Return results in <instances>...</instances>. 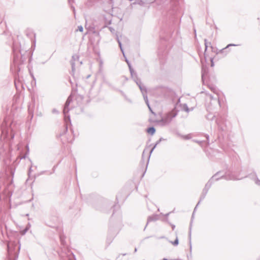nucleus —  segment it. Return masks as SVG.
Wrapping results in <instances>:
<instances>
[{
	"mask_svg": "<svg viewBox=\"0 0 260 260\" xmlns=\"http://www.w3.org/2000/svg\"><path fill=\"white\" fill-rule=\"evenodd\" d=\"M139 88L143 94L145 102L146 104H147L149 110L152 111V109L150 107V105L149 104L148 99V97L147 95V89H146V87L145 86H144L143 85H140Z\"/></svg>",
	"mask_w": 260,
	"mask_h": 260,
	"instance_id": "obj_1",
	"label": "nucleus"
},
{
	"mask_svg": "<svg viewBox=\"0 0 260 260\" xmlns=\"http://www.w3.org/2000/svg\"><path fill=\"white\" fill-rule=\"evenodd\" d=\"M78 30H79L81 32H82L83 30V28L81 25L78 26Z\"/></svg>",
	"mask_w": 260,
	"mask_h": 260,
	"instance_id": "obj_12",
	"label": "nucleus"
},
{
	"mask_svg": "<svg viewBox=\"0 0 260 260\" xmlns=\"http://www.w3.org/2000/svg\"><path fill=\"white\" fill-rule=\"evenodd\" d=\"M174 245H177L178 244V240L177 238L172 243Z\"/></svg>",
	"mask_w": 260,
	"mask_h": 260,
	"instance_id": "obj_11",
	"label": "nucleus"
},
{
	"mask_svg": "<svg viewBox=\"0 0 260 260\" xmlns=\"http://www.w3.org/2000/svg\"><path fill=\"white\" fill-rule=\"evenodd\" d=\"M128 67H129V70H130V72H131V73L132 74H133V72H134L133 69L132 68L130 64H128Z\"/></svg>",
	"mask_w": 260,
	"mask_h": 260,
	"instance_id": "obj_13",
	"label": "nucleus"
},
{
	"mask_svg": "<svg viewBox=\"0 0 260 260\" xmlns=\"http://www.w3.org/2000/svg\"><path fill=\"white\" fill-rule=\"evenodd\" d=\"M72 59H73V61H72L71 64H72V70H73V71H74L75 70V61L76 59H79V56L78 55H73L72 56Z\"/></svg>",
	"mask_w": 260,
	"mask_h": 260,
	"instance_id": "obj_5",
	"label": "nucleus"
},
{
	"mask_svg": "<svg viewBox=\"0 0 260 260\" xmlns=\"http://www.w3.org/2000/svg\"><path fill=\"white\" fill-rule=\"evenodd\" d=\"M139 5L140 6H144L145 4V2L142 0H135V2H134L132 5Z\"/></svg>",
	"mask_w": 260,
	"mask_h": 260,
	"instance_id": "obj_6",
	"label": "nucleus"
},
{
	"mask_svg": "<svg viewBox=\"0 0 260 260\" xmlns=\"http://www.w3.org/2000/svg\"><path fill=\"white\" fill-rule=\"evenodd\" d=\"M116 40H117V42L118 43V45H119V46L120 47V50H121V52H122L123 56H124V51H123V48L122 47L121 43V42H120V41L119 40V38L118 35L116 36Z\"/></svg>",
	"mask_w": 260,
	"mask_h": 260,
	"instance_id": "obj_8",
	"label": "nucleus"
},
{
	"mask_svg": "<svg viewBox=\"0 0 260 260\" xmlns=\"http://www.w3.org/2000/svg\"><path fill=\"white\" fill-rule=\"evenodd\" d=\"M211 66H213V62H212V61Z\"/></svg>",
	"mask_w": 260,
	"mask_h": 260,
	"instance_id": "obj_25",
	"label": "nucleus"
},
{
	"mask_svg": "<svg viewBox=\"0 0 260 260\" xmlns=\"http://www.w3.org/2000/svg\"><path fill=\"white\" fill-rule=\"evenodd\" d=\"M158 219L157 215H153L152 216H150L148 219V222H150L153 220H156Z\"/></svg>",
	"mask_w": 260,
	"mask_h": 260,
	"instance_id": "obj_9",
	"label": "nucleus"
},
{
	"mask_svg": "<svg viewBox=\"0 0 260 260\" xmlns=\"http://www.w3.org/2000/svg\"><path fill=\"white\" fill-rule=\"evenodd\" d=\"M161 0H155V3H157L158 1H161Z\"/></svg>",
	"mask_w": 260,
	"mask_h": 260,
	"instance_id": "obj_23",
	"label": "nucleus"
},
{
	"mask_svg": "<svg viewBox=\"0 0 260 260\" xmlns=\"http://www.w3.org/2000/svg\"><path fill=\"white\" fill-rule=\"evenodd\" d=\"M145 151H146V150H144V151H143V154H142V157H144V153L145 152Z\"/></svg>",
	"mask_w": 260,
	"mask_h": 260,
	"instance_id": "obj_20",
	"label": "nucleus"
},
{
	"mask_svg": "<svg viewBox=\"0 0 260 260\" xmlns=\"http://www.w3.org/2000/svg\"><path fill=\"white\" fill-rule=\"evenodd\" d=\"M72 0H69V2L70 3Z\"/></svg>",
	"mask_w": 260,
	"mask_h": 260,
	"instance_id": "obj_24",
	"label": "nucleus"
},
{
	"mask_svg": "<svg viewBox=\"0 0 260 260\" xmlns=\"http://www.w3.org/2000/svg\"><path fill=\"white\" fill-rule=\"evenodd\" d=\"M136 251H137V248H135V252H136Z\"/></svg>",
	"mask_w": 260,
	"mask_h": 260,
	"instance_id": "obj_26",
	"label": "nucleus"
},
{
	"mask_svg": "<svg viewBox=\"0 0 260 260\" xmlns=\"http://www.w3.org/2000/svg\"><path fill=\"white\" fill-rule=\"evenodd\" d=\"M155 132V129L153 127H149L147 129V132L151 135H153Z\"/></svg>",
	"mask_w": 260,
	"mask_h": 260,
	"instance_id": "obj_7",
	"label": "nucleus"
},
{
	"mask_svg": "<svg viewBox=\"0 0 260 260\" xmlns=\"http://www.w3.org/2000/svg\"><path fill=\"white\" fill-rule=\"evenodd\" d=\"M236 46V45H235V44H229V45H228L227 46V47H229V46Z\"/></svg>",
	"mask_w": 260,
	"mask_h": 260,
	"instance_id": "obj_18",
	"label": "nucleus"
},
{
	"mask_svg": "<svg viewBox=\"0 0 260 260\" xmlns=\"http://www.w3.org/2000/svg\"><path fill=\"white\" fill-rule=\"evenodd\" d=\"M256 183L258 185H260V181H258L257 182H256Z\"/></svg>",
	"mask_w": 260,
	"mask_h": 260,
	"instance_id": "obj_21",
	"label": "nucleus"
},
{
	"mask_svg": "<svg viewBox=\"0 0 260 260\" xmlns=\"http://www.w3.org/2000/svg\"><path fill=\"white\" fill-rule=\"evenodd\" d=\"M205 45L206 50V49H207V40H206V39H205Z\"/></svg>",
	"mask_w": 260,
	"mask_h": 260,
	"instance_id": "obj_15",
	"label": "nucleus"
},
{
	"mask_svg": "<svg viewBox=\"0 0 260 260\" xmlns=\"http://www.w3.org/2000/svg\"><path fill=\"white\" fill-rule=\"evenodd\" d=\"M154 148H155V146H154V147H153V148L150 150V151L149 152V153H150V154L152 152V151L153 150V149H154Z\"/></svg>",
	"mask_w": 260,
	"mask_h": 260,
	"instance_id": "obj_19",
	"label": "nucleus"
},
{
	"mask_svg": "<svg viewBox=\"0 0 260 260\" xmlns=\"http://www.w3.org/2000/svg\"><path fill=\"white\" fill-rule=\"evenodd\" d=\"M72 100L71 99V98L70 96H69L66 103H65V105H64V108H63V114L64 115V118L66 119V118H68L69 119H70V117L68 115V113L69 111V106L71 103V102H72Z\"/></svg>",
	"mask_w": 260,
	"mask_h": 260,
	"instance_id": "obj_2",
	"label": "nucleus"
},
{
	"mask_svg": "<svg viewBox=\"0 0 260 260\" xmlns=\"http://www.w3.org/2000/svg\"><path fill=\"white\" fill-rule=\"evenodd\" d=\"M109 29L112 32H113L114 31V29H113V28L110 27Z\"/></svg>",
	"mask_w": 260,
	"mask_h": 260,
	"instance_id": "obj_16",
	"label": "nucleus"
},
{
	"mask_svg": "<svg viewBox=\"0 0 260 260\" xmlns=\"http://www.w3.org/2000/svg\"><path fill=\"white\" fill-rule=\"evenodd\" d=\"M73 11L74 14V15L75 16L76 13H75V9L74 7H72Z\"/></svg>",
	"mask_w": 260,
	"mask_h": 260,
	"instance_id": "obj_17",
	"label": "nucleus"
},
{
	"mask_svg": "<svg viewBox=\"0 0 260 260\" xmlns=\"http://www.w3.org/2000/svg\"><path fill=\"white\" fill-rule=\"evenodd\" d=\"M137 84L138 85V86L140 87V85H143L141 82V81L139 80L136 82Z\"/></svg>",
	"mask_w": 260,
	"mask_h": 260,
	"instance_id": "obj_14",
	"label": "nucleus"
},
{
	"mask_svg": "<svg viewBox=\"0 0 260 260\" xmlns=\"http://www.w3.org/2000/svg\"><path fill=\"white\" fill-rule=\"evenodd\" d=\"M163 260H167L166 259L164 258Z\"/></svg>",
	"mask_w": 260,
	"mask_h": 260,
	"instance_id": "obj_27",
	"label": "nucleus"
},
{
	"mask_svg": "<svg viewBox=\"0 0 260 260\" xmlns=\"http://www.w3.org/2000/svg\"><path fill=\"white\" fill-rule=\"evenodd\" d=\"M182 138L184 139H191V137L190 135H187L183 136Z\"/></svg>",
	"mask_w": 260,
	"mask_h": 260,
	"instance_id": "obj_10",
	"label": "nucleus"
},
{
	"mask_svg": "<svg viewBox=\"0 0 260 260\" xmlns=\"http://www.w3.org/2000/svg\"><path fill=\"white\" fill-rule=\"evenodd\" d=\"M150 111L151 112V115L150 116V118L149 119V121L150 122L156 123L157 124H158L159 122H160L162 120V119H161L160 121H158V120H156L154 118L155 114L153 112L152 110V111Z\"/></svg>",
	"mask_w": 260,
	"mask_h": 260,
	"instance_id": "obj_3",
	"label": "nucleus"
},
{
	"mask_svg": "<svg viewBox=\"0 0 260 260\" xmlns=\"http://www.w3.org/2000/svg\"><path fill=\"white\" fill-rule=\"evenodd\" d=\"M176 116V114L174 112H171V113H169L167 115L165 120L164 119V122H169L171 119L174 117Z\"/></svg>",
	"mask_w": 260,
	"mask_h": 260,
	"instance_id": "obj_4",
	"label": "nucleus"
},
{
	"mask_svg": "<svg viewBox=\"0 0 260 260\" xmlns=\"http://www.w3.org/2000/svg\"><path fill=\"white\" fill-rule=\"evenodd\" d=\"M125 60H126V62H127V63L128 64H130V63H129V62H128V60L126 59Z\"/></svg>",
	"mask_w": 260,
	"mask_h": 260,
	"instance_id": "obj_22",
	"label": "nucleus"
}]
</instances>
